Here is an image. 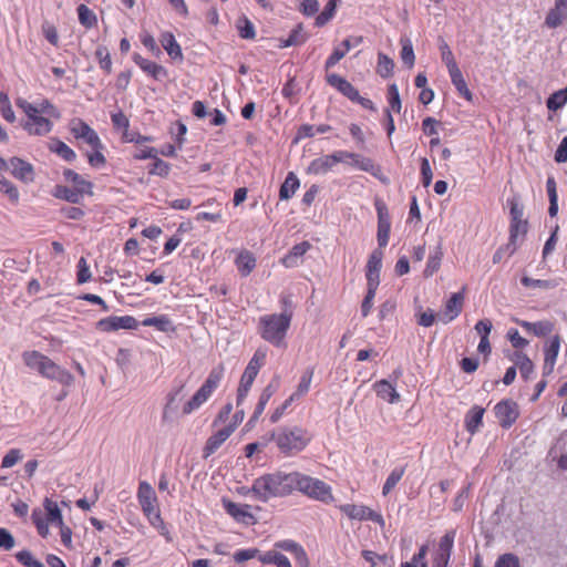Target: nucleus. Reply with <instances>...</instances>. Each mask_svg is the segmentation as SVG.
I'll return each mask as SVG.
<instances>
[{
    "mask_svg": "<svg viewBox=\"0 0 567 567\" xmlns=\"http://www.w3.org/2000/svg\"><path fill=\"white\" fill-rule=\"evenodd\" d=\"M296 474L297 471L285 472L277 470L258 476L256 492L260 496V502L268 503L272 498L292 495L295 493Z\"/></svg>",
    "mask_w": 567,
    "mask_h": 567,
    "instance_id": "f257e3e1",
    "label": "nucleus"
},
{
    "mask_svg": "<svg viewBox=\"0 0 567 567\" xmlns=\"http://www.w3.org/2000/svg\"><path fill=\"white\" fill-rule=\"evenodd\" d=\"M274 443L281 455L292 457L311 442V433L300 425H280L271 431Z\"/></svg>",
    "mask_w": 567,
    "mask_h": 567,
    "instance_id": "f03ea898",
    "label": "nucleus"
},
{
    "mask_svg": "<svg viewBox=\"0 0 567 567\" xmlns=\"http://www.w3.org/2000/svg\"><path fill=\"white\" fill-rule=\"evenodd\" d=\"M293 312L265 315L259 318L260 337L276 348H286V337L291 324Z\"/></svg>",
    "mask_w": 567,
    "mask_h": 567,
    "instance_id": "7ed1b4c3",
    "label": "nucleus"
},
{
    "mask_svg": "<svg viewBox=\"0 0 567 567\" xmlns=\"http://www.w3.org/2000/svg\"><path fill=\"white\" fill-rule=\"evenodd\" d=\"M24 364L37 371L41 377L59 382L62 385H71L73 375L43 353L32 350L22 353Z\"/></svg>",
    "mask_w": 567,
    "mask_h": 567,
    "instance_id": "20e7f679",
    "label": "nucleus"
},
{
    "mask_svg": "<svg viewBox=\"0 0 567 567\" xmlns=\"http://www.w3.org/2000/svg\"><path fill=\"white\" fill-rule=\"evenodd\" d=\"M225 375V367L219 363L208 373L206 380L194 395L184 404L183 414L188 415L199 409L216 391Z\"/></svg>",
    "mask_w": 567,
    "mask_h": 567,
    "instance_id": "39448f33",
    "label": "nucleus"
},
{
    "mask_svg": "<svg viewBox=\"0 0 567 567\" xmlns=\"http://www.w3.org/2000/svg\"><path fill=\"white\" fill-rule=\"evenodd\" d=\"M295 492H300L309 498L320 501L322 503H329L333 499L331 486L326 482L306 475L297 471Z\"/></svg>",
    "mask_w": 567,
    "mask_h": 567,
    "instance_id": "423d86ee",
    "label": "nucleus"
},
{
    "mask_svg": "<svg viewBox=\"0 0 567 567\" xmlns=\"http://www.w3.org/2000/svg\"><path fill=\"white\" fill-rule=\"evenodd\" d=\"M343 157L344 164H349L359 171L367 172L383 183L388 182V178L382 175L381 166L375 164L372 158L349 151H344Z\"/></svg>",
    "mask_w": 567,
    "mask_h": 567,
    "instance_id": "0eeeda50",
    "label": "nucleus"
},
{
    "mask_svg": "<svg viewBox=\"0 0 567 567\" xmlns=\"http://www.w3.org/2000/svg\"><path fill=\"white\" fill-rule=\"evenodd\" d=\"M225 512L238 524L245 526H254L258 523L257 517L251 512L252 506L249 504H238L227 498L221 499Z\"/></svg>",
    "mask_w": 567,
    "mask_h": 567,
    "instance_id": "6e6552de",
    "label": "nucleus"
},
{
    "mask_svg": "<svg viewBox=\"0 0 567 567\" xmlns=\"http://www.w3.org/2000/svg\"><path fill=\"white\" fill-rule=\"evenodd\" d=\"M343 154L344 151L339 150L331 154L313 158L309 163L306 172L310 175H326L327 173L332 172L337 164L344 163Z\"/></svg>",
    "mask_w": 567,
    "mask_h": 567,
    "instance_id": "1a4fd4ad",
    "label": "nucleus"
},
{
    "mask_svg": "<svg viewBox=\"0 0 567 567\" xmlns=\"http://www.w3.org/2000/svg\"><path fill=\"white\" fill-rule=\"evenodd\" d=\"M339 509L350 519L371 520L381 527L385 524L383 516L379 512H375L365 505L343 504L339 506Z\"/></svg>",
    "mask_w": 567,
    "mask_h": 567,
    "instance_id": "9d476101",
    "label": "nucleus"
},
{
    "mask_svg": "<svg viewBox=\"0 0 567 567\" xmlns=\"http://www.w3.org/2000/svg\"><path fill=\"white\" fill-rule=\"evenodd\" d=\"M140 327V322L133 316H110L100 319L96 322V328L103 332L124 330H136Z\"/></svg>",
    "mask_w": 567,
    "mask_h": 567,
    "instance_id": "9b49d317",
    "label": "nucleus"
},
{
    "mask_svg": "<svg viewBox=\"0 0 567 567\" xmlns=\"http://www.w3.org/2000/svg\"><path fill=\"white\" fill-rule=\"evenodd\" d=\"M495 416L503 429H509L518 419V405L511 399H504L494 406Z\"/></svg>",
    "mask_w": 567,
    "mask_h": 567,
    "instance_id": "f8f14e48",
    "label": "nucleus"
},
{
    "mask_svg": "<svg viewBox=\"0 0 567 567\" xmlns=\"http://www.w3.org/2000/svg\"><path fill=\"white\" fill-rule=\"evenodd\" d=\"M375 209L378 215V233L377 240L380 248H384L390 238L391 218L386 205L381 202H375Z\"/></svg>",
    "mask_w": 567,
    "mask_h": 567,
    "instance_id": "ddd939ff",
    "label": "nucleus"
},
{
    "mask_svg": "<svg viewBox=\"0 0 567 567\" xmlns=\"http://www.w3.org/2000/svg\"><path fill=\"white\" fill-rule=\"evenodd\" d=\"M70 132L76 140H81L90 146H100L99 134L82 118H73L70 122Z\"/></svg>",
    "mask_w": 567,
    "mask_h": 567,
    "instance_id": "4468645a",
    "label": "nucleus"
},
{
    "mask_svg": "<svg viewBox=\"0 0 567 567\" xmlns=\"http://www.w3.org/2000/svg\"><path fill=\"white\" fill-rule=\"evenodd\" d=\"M184 389L185 383L181 382L178 385H175L171 389V391L166 395V403L162 413V421L168 422L176 414L178 404L184 398Z\"/></svg>",
    "mask_w": 567,
    "mask_h": 567,
    "instance_id": "2eb2a0df",
    "label": "nucleus"
},
{
    "mask_svg": "<svg viewBox=\"0 0 567 567\" xmlns=\"http://www.w3.org/2000/svg\"><path fill=\"white\" fill-rule=\"evenodd\" d=\"M560 337L558 334H555L548 339L545 346L543 365L544 378L550 375L554 371V367L560 349Z\"/></svg>",
    "mask_w": 567,
    "mask_h": 567,
    "instance_id": "dca6fc26",
    "label": "nucleus"
},
{
    "mask_svg": "<svg viewBox=\"0 0 567 567\" xmlns=\"http://www.w3.org/2000/svg\"><path fill=\"white\" fill-rule=\"evenodd\" d=\"M134 63L143 71L145 72L148 76H151L153 80L155 81H164L167 75H168V72L167 70L152 61V60H148L146 58H143L141 54L138 53H134L133 56H132Z\"/></svg>",
    "mask_w": 567,
    "mask_h": 567,
    "instance_id": "f3484780",
    "label": "nucleus"
},
{
    "mask_svg": "<svg viewBox=\"0 0 567 567\" xmlns=\"http://www.w3.org/2000/svg\"><path fill=\"white\" fill-rule=\"evenodd\" d=\"M236 429V424H228L223 429L215 432L210 435L203 449V457L207 458L213 455L223 444L224 442L233 434Z\"/></svg>",
    "mask_w": 567,
    "mask_h": 567,
    "instance_id": "a211bd4d",
    "label": "nucleus"
},
{
    "mask_svg": "<svg viewBox=\"0 0 567 567\" xmlns=\"http://www.w3.org/2000/svg\"><path fill=\"white\" fill-rule=\"evenodd\" d=\"M567 21V0H555L545 17L544 24L548 29H557Z\"/></svg>",
    "mask_w": 567,
    "mask_h": 567,
    "instance_id": "6ab92c4d",
    "label": "nucleus"
},
{
    "mask_svg": "<svg viewBox=\"0 0 567 567\" xmlns=\"http://www.w3.org/2000/svg\"><path fill=\"white\" fill-rule=\"evenodd\" d=\"M327 83L334 87L339 93L349 99L351 102H355L359 99V91L344 78L337 73H329L326 75Z\"/></svg>",
    "mask_w": 567,
    "mask_h": 567,
    "instance_id": "aec40b11",
    "label": "nucleus"
},
{
    "mask_svg": "<svg viewBox=\"0 0 567 567\" xmlns=\"http://www.w3.org/2000/svg\"><path fill=\"white\" fill-rule=\"evenodd\" d=\"M11 174L23 183H31L34 181V169L32 164L20 158L11 157L9 161Z\"/></svg>",
    "mask_w": 567,
    "mask_h": 567,
    "instance_id": "412c9836",
    "label": "nucleus"
},
{
    "mask_svg": "<svg viewBox=\"0 0 567 567\" xmlns=\"http://www.w3.org/2000/svg\"><path fill=\"white\" fill-rule=\"evenodd\" d=\"M463 301H464L463 291L453 293L446 300V302L444 305L443 312H442V317H440V319L444 323H449V322L453 321L455 318H457L460 316V313L462 312Z\"/></svg>",
    "mask_w": 567,
    "mask_h": 567,
    "instance_id": "4be33fe9",
    "label": "nucleus"
},
{
    "mask_svg": "<svg viewBox=\"0 0 567 567\" xmlns=\"http://www.w3.org/2000/svg\"><path fill=\"white\" fill-rule=\"evenodd\" d=\"M22 128L29 134L34 136H44L49 134L53 128V123L41 114L37 117H32L31 121H25L22 124Z\"/></svg>",
    "mask_w": 567,
    "mask_h": 567,
    "instance_id": "5701e85b",
    "label": "nucleus"
},
{
    "mask_svg": "<svg viewBox=\"0 0 567 567\" xmlns=\"http://www.w3.org/2000/svg\"><path fill=\"white\" fill-rule=\"evenodd\" d=\"M373 390L375 391L378 398L390 404H395L400 401V394L396 391V384L390 382L386 379L377 381L373 384Z\"/></svg>",
    "mask_w": 567,
    "mask_h": 567,
    "instance_id": "b1692460",
    "label": "nucleus"
},
{
    "mask_svg": "<svg viewBox=\"0 0 567 567\" xmlns=\"http://www.w3.org/2000/svg\"><path fill=\"white\" fill-rule=\"evenodd\" d=\"M528 230V220H509L508 243L512 251H517L519 244L525 239Z\"/></svg>",
    "mask_w": 567,
    "mask_h": 567,
    "instance_id": "393cba45",
    "label": "nucleus"
},
{
    "mask_svg": "<svg viewBox=\"0 0 567 567\" xmlns=\"http://www.w3.org/2000/svg\"><path fill=\"white\" fill-rule=\"evenodd\" d=\"M362 42L361 37H357L354 42L352 43L350 39H346L341 42L338 48H334L331 54L327 58L324 62V69L329 70L333 68L341 59H343L347 53L355 45Z\"/></svg>",
    "mask_w": 567,
    "mask_h": 567,
    "instance_id": "a878e982",
    "label": "nucleus"
},
{
    "mask_svg": "<svg viewBox=\"0 0 567 567\" xmlns=\"http://www.w3.org/2000/svg\"><path fill=\"white\" fill-rule=\"evenodd\" d=\"M265 357L266 354L264 352H260L259 350L255 352V354L249 360L247 367L244 370V373L240 378L241 383H245L250 386L252 385L255 379L259 373Z\"/></svg>",
    "mask_w": 567,
    "mask_h": 567,
    "instance_id": "bb28decb",
    "label": "nucleus"
},
{
    "mask_svg": "<svg viewBox=\"0 0 567 567\" xmlns=\"http://www.w3.org/2000/svg\"><path fill=\"white\" fill-rule=\"evenodd\" d=\"M311 245L308 241H301L291 247V249L281 258V264L286 268L297 267L299 260L310 249Z\"/></svg>",
    "mask_w": 567,
    "mask_h": 567,
    "instance_id": "cd10ccee",
    "label": "nucleus"
},
{
    "mask_svg": "<svg viewBox=\"0 0 567 567\" xmlns=\"http://www.w3.org/2000/svg\"><path fill=\"white\" fill-rule=\"evenodd\" d=\"M485 409L480 405L472 406L464 417L465 429L470 434H475L483 424Z\"/></svg>",
    "mask_w": 567,
    "mask_h": 567,
    "instance_id": "c85d7f7f",
    "label": "nucleus"
},
{
    "mask_svg": "<svg viewBox=\"0 0 567 567\" xmlns=\"http://www.w3.org/2000/svg\"><path fill=\"white\" fill-rule=\"evenodd\" d=\"M63 177L66 182L74 184V188L83 194H93V183L84 179L79 173L71 168L63 171Z\"/></svg>",
    "mask_w": 567,
    "mask_h": 567,
    "instance_id": "c756f323",
    "label": "nucleus"
},
{
    "mask_svg": "<svg viewBox=\"0 0 567 567\" xmlns=\"http://www.w3.org/2000/svg\"><path fill=\"white\" fill-rule=\"evenodd\" d=\"M159 42L163 49L173 60H182L183 52L179 43L176 41L175 35L172 32H163L159 38Z\"/></svg>",
    "mask_w": 567,
    "mask_h": 567,
    "instance_id": "7c9ffc66",
    "label": "nucleus"
},
{
    "mask_svg": "<svg viewBox=\"0 0 567 567\" xmlns=\"http://www.w3.org/2000/svg\"><path fill=\"white\" fill-rule=\"evenodd\" d=\"M235 265L240 276L247 277L256 267V258L251 251L245 249L237 256Z\"/></svg>",
    "mask_w": 567,
    "mask_h": 567,
    "instance_id": "2f4dec72",
    "label": "nucleus"
},
{
    "mask_svg": "<svg viewBox=\"0 0 567 567\" xmlns=\"http://www.w3.org/2000/svg\"><path fill=\"white\" fill-rule=\"evenodd\" d=\"M512 360L518 365L522 379L528 381L533 378L535 368L533 361L527 357V354L522 351H516L514 352Z\"/></svg>",
    "mask_w": 567,
    "mask_h": 567,
    "instance_id": "473e14b6",
    "label": "nucleus"
},
{
    "mask_svg": "<svg viewBox=\"0 0 567 567\" xmlns=\"http://www.w3.org/2000/svg\"><path fill=\"white\" fill-rule=\"evenodd\" d=\"M300 186V181L293 172H289L280 185L279 198L280 200L290 199Z\"/></svg>",
    "mask_w": 567,
    "mask_h": 567,
    "instance_id": "72a5a7b5",
    "label": "nucleus"
},
{
    "mask_svg": "<svg viewBox=\"0 0 567 567\" xmlns=\"http://www.w3.org/2000/svg\"><path fill=\"white\" fill-rule=\"evenodd\" d=\"M141 324L144 327H154L161 332H171L175 329L173 321L166 315L147 317L141 322Z\"/></svg>",
    "mask_w": 567,
    "mask_h": 567,
    "instance_id": "f704fd0d",
    "label": "nucleus"
},
{
    "mask_svg": "<svg viewBox=\"0 0 567 567\" xmlns=\"http://www.w3.org/2000/svg\"><path fill=\"white\" fill-rule=\"evenodd\" d=\"M449 75L458 95L464 97L467 102H473V93L468 89L466 81L462 74V71L458 69L453 72H450Z\"/></svg>",
    "mask_w": 567,
    "mask_h": 567,
    "instance_id": "c9c22d12",
    "label": "nucleus"
},
{
    "mask_svg": "<svg viewBox=\"0 0 567 567\" xmlns=\"http://www.w3.org/2000/svg\"><path fill=\"white\" fill-rule=\"evenodd\" d=\"M258 559L264 565H276L277 567H292L288 557L278 550H268L262 555L258 554Z\"/></svg>",
    "mask_w": 567,
    "mask_h": 567,
    "instance_id": "e433bc0d",
    "label": "nucleus"
},
{
    "mask_svg": "<svg viewBox=\"0 0 567 567\" xmlns=\"http://www.w3.org/2000/svg\"><path fill=\"white\" fill-rule=\"evenodd\" d=\"M52 194L55 198L63 199L70 204H80L84 195L75 188H70L64 185H56Z\"/></svg>",
    "mask_w": 567,
    "mask_h": 567,
    "instance_id": "4c0bfd02",
    "label": "nucleus"
},
{
    "mask_svg": "<svg viewBox=\"0 0 567 567\" xmlns=\"http://www.w3.org/2000/svg\"><path fill=\"white\" fill-rule=\"evenodd\" d=\"M274 547H275V549L290 553L293 556L296 561L307 554L305 548L298 542H296L293 539L277 540L274 544Z\"/></svg>",
    "mask_w": 567,
    "mask_h": 567,
    "instance_id": "58836bf2",
    "label": "nucleus"
},
{
    "mask_svg": "<svg viewBox=\"0 0 567 567\" xmlns=\"http://www.w3.org/2000/svg\"><path fill=\"white\" fill-rule=\"evenodd\" d=\"M52 153H55L63 161L72 163L76 159V153L63 141L53 140L49 146Z\"/></svg>",
    "mask_w": 567,
    "mask_h": 567,
    "instance_id": "ea45409f",
    "label": "nucleus"
},
{
    "mask_svg": "<svg viewBox=\"0 0 567 567\" xmlns=\"http://www.w3.org/2000/svg\"><path fill=\"white\" fill-rule=\"evenodd\" d=\"M506 206L509 210V220H525L524 217V206L522 204V198L518 193H514L512 196L507 197Z\"/></svg>",
    "mask_w": 567,
    "mask_h": 567,
    "instance_id": "a19ab883",
    "label": "nucleus"
},
{
    "mask_svg": "<svg viewBox=\"0 0 567 567\" xmlns=\"http://www.w3.org/2000/svg\"><path fill=\"white\" fill-rule=\"evenodd\" d=\"M308 37L303 32L302 23H298L288 34V37L281 40L280 48H289L293 45L303 44L307 41Z\"/></svg>",
    "mask_w": 567,
    "mask_h": 567,
    "instance_id": "79ce46f5",
    "label": "nucleus"
},
{
    "mask_svg": "<svg viewBox=\"0 0 567 567\" xmlns=\"http://www.w3.org/2000/svg\"><path fill=\"white\" fill-rule=\"evenodd\" d=\"M406 470V465H400L394 467L390 474L388 475L383 486H382V495L386 496L401 481Z\"/></svg>",
    "mask_w": 567,
    "mask_h": 567,
    "instance_id": "37998d69",
    "label": "nucleus"
},
{
    "mask_svg": "<svg viewBox=\"0 0 567 567\" xmlns=\"http://www.w3.org/2000/svg\"><path fill=\"white\" fill-rule=\"evenodd\" d=\"M313 373L315 368L309 367L300 377L297 390L291 394L297 401L309 392Z\"/></svg>",
    "mask_w": 567,
    "mask_h": 567,
    "instance_id": "c03bdc74",
    "label": "nucleus"
},
{
    "mask_svg": "<svg viewBox=\"0 0 567 567\" xmlns=\"http://www.w3.org/2000/svg\"><path fill=\"white\" fill-rule=\"evenodd\" d=\"M339 3L338 0H328L323 10L316 17L315 25L324 27L334 17Z\"/></svg>",
    "mask_w": 567,
    "mask_h": 567,
    "instance_id": "a18cd8bd",
    "label": "nucleus"
},
{
    "mask_svg": "<svg viewBox=\"0 0 567 567\" xmlns=\"http://www.w3.org/2000/svg\"><path fill=\"white\" fill-rule=\"evenodd\" d=\"M43 506L47 511V520L55 526H62L64 524L62 513L56 504L50 498H45Z\"/></svg>",
    "mask_w": 567,
    "mask_h": 567,
    "instance_id": "49530a36",
    "label": "nucleus"
},
{
    "mask_svg": "<svg viewBox=\"0 0 567 567\" xmlns=\"http://www.w3.org/2000/svg\"><path fill=\"white\" fill-rule=\"evenodd\" d=\"M394 70V62L393 60L383 52L378 53V65H377V73L383 78L388 79L393 74Z\"/></svg>",
    "mask_w": 567,
    "mask_h": 567,
    "instance_id": "de8ad7c7",
    "label": "nucleus"
},
{
    "mask_svg": "<svg viewBox=\"0 0 567 567\" xmlns=\"http://www.w3.org/2000/svg\"><path fill=\"white\" fill-rule=\"evenodd\" d=\"M76 12H78V18H79L80 23L85 29H92L93 27L96 25V23H97L96 14L89 7H86L85 4H80L76 8Z\"/></svg>",
    "mask_w": 567,
    "mask_h": 567,
    "instance_id": "09e8293b",
    "label": "nucleus"
},
{
    "mask_svg": "<svg viewBox=\"0 0 567 567\" xmlns=\"http://www.w3.org/2000/svg\"><path fill=\"white\" fill-rule=\"evenodd\" d=\"M443 252L441 249V246L439 245L434 251V254H431L427 258L425 269L423 271L424 277L429 278L432 277L441 266Z\"/></svg>",
    "mask_w": 567,
    "mask_h": 567,
    "instance_id": "8fccbe9b",
    "label": "nucleus"
},
{
    "mask_svg": "<svg viewBox=\"0 0 567 567\" xmlns=\"http://www.w3.org/2000/svg\"><path fill=\"white\" fill-rule=\"evenodd\" d=\"M567 103V87L560 89L554 93H551L547 101L546 106L549 111H557L565 106Z\"/></svg>",
    "mask_w": 567,
    "mask_h": 567,
    "instance_id": "3c124183",
    "label": "nucleus"
},
{
    "mask_svg": "<svg viewBox=\"0 0 567 567\" xmlns=\"http://www.w3.org/2000/svg\"><path fill=\"white\" fill-rule=\"evenodd\" d=\"M456 532L454 529L447 530L439 542V548L435 554L450 556L452 555Z\"/></svg>",
    "mask_w": 567,
    "mask_h": 567,
    "instance_id": "603ef678",
    "label": "nucleus"
},
{
    "mask_svg": "<svg viewBox=\"0 0 567 567\" xmlns=\"http://www.w3.org/2000/svg\"><path fill=\"white\" fill-rule=\"evenodd\" d=\"M439 49L441 52V59L444 62V64L446 65L449 73L453 72L455 70H458L460 68H458V65L454 59L453 52L450 49L446 41L441 40V42L439 44Z\"/></svg>",
    "mask_w": 567,
    "mask_h": 567,
    "instance_id": "864d4df0",
    "label": "nucleus"
},
{
    "mask_svg": "<svg viewBox=\"0 0 567 567\" xmlns=\"http://www.w3.org/2000/svg\"><path fill=\"white\" fill-rule=\"evenodd\" d=\"M237 30L241 39L254 40L256 37L255 25L247 17H241L238 19Z\"/></svg>",
    "mask_w": 567,
    "mask_h": 567,
    "instance_id": "5fc2aeb1",
    "label": "nucleus"
},
{
    "mask_svg": "<svg viewBox=\"0 0 567 567\" xmlns=\"http://www.w3.org/2000/svg\"><path fill=\"white\" fill-rule=\"evenodd\" d=\"M171 165L161 159L157 155L153 158V163L148 166V174L166 178L169 175Z\"/></svg>",
    "mask_w": 567,
    "mask_h": 567,
    "instance_id": "6e6d98bb",
    "label": "nucleus"
},
{
    "mask_svg": "<svg viewBox=\"0 0 567 567\" xmlns=\"http://www.w3.org/2000/svg\"><path fill=\"white\" fill-rule=\"evenodd\" d=\"M92 152L86 153L87 162L89 164L94 168H101L106 164V158L103 155L102 151L104 148L103 143L101 142V145L97 146H91Z\"/></svg>",
    "mask_w": 567,
    "mask_h": 567,
    "instance_id": "4d7b16f0",
    "label": "nucleus"
},
{
    "mask_svg": "<svg viewBox=\"0 0 567 567\" xmlns=\"http://www.w3.org/2000/svg\"><path fill=\"white\" fill-rule=\"evenodd\" d=\"M520 284L524 287H534V288H542V289H553L558 286V282L556 280L549 279H534L528 276H523L520 278Z\"/></svg>",
    "mask_w": 567,
    "mask_h": 567,
    "instance_id": "13d9d810",
    "label": "nucleus"
},
{
    "mask_svg": "<svg viewBox=\"0 0 567 567\" xmlns=\"http://www.w3.org/2000/svg\"><path fill=\"white\" fill-rule=\"evenodd\" d=\"M402 50H401V60L409 68H413L415 61V54L413 50V45L410 39H401Z\"/></svg>",
    "mask_w": 567,
    "mask_h": 567,
    "instance_id": "bf43d9fd",
    "label": "nucleus"
},
{
    "mask_svg": "<svg viewBox=\"0 0 567 567\" xmlns=\"http://www.w3.org/2000/svg\"><path fill=\"white\" fill-rule=\"evenodd\" d=\"M0 114L9 123L16 121L14 111L12 110L8 94L4 92H0Z\"/></svg>",
    "mask_w": 567,
    "mask_h": 567,
    "instance_id": "052dcab7",
    "label": "nucleus"
},
{
    "mask_svg": "<svg viewBox=\"0 0 567 567\" xmlns=\"http://www.w3.org/2000/svg\"><path fill=\"white\" fill-rule=\"evenodd\" d=\"M0 192L12 203H18L20 194L16 185L4 177H0Z\"/></svg>",
    "mask_w": 567,
    "mask_h": 567,
    "instance_id": "680f3d73",
    "label": "nucleus"
},
{
    "mask_svg": "<svg viewBox=\"0 0 567 567\" xmlns=\"http://www.w3.org/2000/svg\"><path fill=\"white\" fill-rule=\"evenodd\" d=\"M427 551V546L422 545L417 553H415L411 559V561L402 563L400 567H427V563L425 560Z\"/></svg>",
    "mask_w": 567,
    "mask_h": 567,
    "instance_id": "e2e57ef3",
    "label": "nucleus"
},
{
    "mask_svg": "<svg viewBox=\"0 0 567 567\" xmlns=\"http://www.w3.org/2000/svg\"><path fill=\"white\" fill-rule=\"evenodd\" d=\"M16 559L24 567H42V563L35 559L28 549H22L14 555Z\"/></svg>",
    "mask_w": 567,
    "mask_h": 567,
    "instance_id": "0e129e2a",
    "label": "nucleus"
},
{
    "mask_svg": "<svg viewBox=\"0 0 567 567\" xmlns=\"http://www.w3.org/2000/svg\"><path fill=\"white\" fill-rule=\"evenodd\" d=\"M388 102L390 105V110L394 112L401 111V99L398 85L395 83L390 84L388 87Z\"/></svg>",
    "mask_w": 567,
    "mask_h": 567,
    "instance_id": "69168bd1",
    "label": "nucleus"
},
{
    "mask_svg": "<svg viewBox=\"0 0 567 567\" xmlns=\"http://www.w3.org/2000/svg\"><path fill=\"white\" fill-rule=\"evenodd\" d=\"M382 259H383V250H382V248L379 247L370 254L365 269L373 270V271H381Z\"/></svg>",
    "mask_w": 567,
    "mask_h": 567,
    "instance_id": "338daca9",
    "label": "nucleus"
},
{
    "mask_svg": "<svg viewBox=\"0 0 567 567\" xmlns=\"http://www.w3.org/2000/svg\"><path fill=\"white\" fill-rule=\"evenodd\" d=\"M494 567H519V558L513 553L499 555Z\"/></svg>",
    "mask_w": 567,
    "mask_h": 567,
    "instance_id": "774afa93",
    "label": "nucleus"
}]
</instances>
